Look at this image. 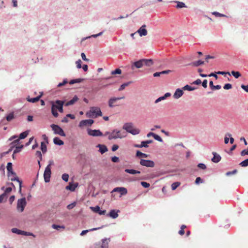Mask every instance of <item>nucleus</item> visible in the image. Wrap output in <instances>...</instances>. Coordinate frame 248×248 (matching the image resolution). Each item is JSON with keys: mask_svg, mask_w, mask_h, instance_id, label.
Instances as JSON below:
<instances>
[{"mask_svg": "<svg viewBox=\"0 0 248 248\" xmlns=\"http://www.w3.org/2000/svg\"><path fill=\"white\" fill-rule=\"evenodd\" d=\"M153 64V62L151 59H141L137 62H134L131 64V69L134 70L137 68H141L143 66H151Z\"/></svg>", "mask_w": 248, "mask_h": 248, "instance_id": "1", "label": "nucleus"}, {"mask_svg": "<svg viewBox=\"0 0 248 248\" xmlns=\"http://www.w3.org/2000/svg\"><path fill=\"white\" fill-rule=\"evenodd\" d=\"M127 134L126 132L114 129L109 134L108 137V139L109 140H111L112 139H122L125 138Z\"/></svg>", "mask_w": 248, "mask_h": 248, "instance_id": "2", "label": "nucleus"}, {"mask_svg": "<svg viewBox=\"0 0 248 248\" xmlns=\"http://www.w3.org/2000/svg\"><path fill=\"white\" fill-rule=\"evenodd\" d=\"M123 128L133 135H137L140 133V130L138 128L134 127L133 124L131 123H125L123 125Z\"/></svg>", "mask_w": 248, "mask_h": 248, "instance_id": "3", "label": "nucleus"}, {"mask_svg": "<svg viewBox=\"0 0 248 248\" xmlns=\"http://www.w3.org/2000/svg\"><path fill=\"white\" fill-rule=\"evenodd\" d=\"M87 115L90 118H96L98 116H101L102 114L100 108L92 107L90 111L87 113Z\"/></svg>", "mask_w": 248, "mask_h": 248, "instance_id": "4", "label": "nucleus"}, {"mask_svg": "<svg viewBox=\"0 0 248 248\" xmlns=\"http://www.w3.org/2000/svg\"><path fill=\"white\" fill-rule=\"evenodd\" d=\"M62 100H56L55 102L52 101L51 104V112L53 116L55 117H58L59 114L57 112V110L59 109V106L62 103Z\"/></svg>", "mask_w": 248, "mask_h": 248, "instance_id": "5", "label": "nucleus"}, {"mask_svg": "<svg viewBox=\"0 0 248 248\" xmlns=\"http://www.w3.org/2000/svg\"><path fill=\"white\" fill-rule=\"evenodd\" d=\"M50 126L55 134H58L61 136H65V134L63 130L58 125L52 124Z\"/></svg>", "mask_w": 248, "mask_h": 248, "instance_id": "6", "label": "nucleus"}, {"mask_svg": "<svg viewBox=\"0 0 248 248\" xmlns=\"http://www.w3.org/2000/svg\"><path fill=\"white\" fill-rule=\"evenodd\" d=\"M27 204L25 198L18 199L17 203V209L20 212H22Z\"/></svg>", "mask_w": 248, "mask_h": 248, "instance_id": "7", "label": "nucleus"}, {"mask_svg": "<svg viewBox=\"0 0 248 248\" xmlns=\"http://www.w3.org/2000/svg\"><path fill=\"white\" fill-rule=\"evenodd\" d=\"M19 144V139L15 140L13 142H12V146L10 149H12V148L14 146L16 147V148L14 151V154L19 153L20 152L21 149L23 148V145H18Z\"/></svg>", "mask_w": 248, "mask_h": 248, "instance_id": "8", "label": "nucleus"}, {"mask_svg": "<svg viewBox=\"0 0 248 248\" xmlns=\"http://www.w3.org/2000/svg\"><path fill=\"white\" fill-rule=\"evenodd\" d=\"M124 98V96H123L120 97H111L108 100V106L110 108L114 107L117 106V105H116V103H117V101L121 100V99H123Z\"/></svg>", "mask_w": 248, "mask_h": 248, "instance_id": "9", "label": "nucleus"}, {"mask_svg": "<svg viewBox=\"0 0 248 248\" xmlns=\"http://www.w3.org/2000/svg\"><path fill=\"white\" fill-rule=\"evenodd\" d=\"M109 239H104L102 240L101 243L96 244L93 248H108Z\"/></svg>", "mask_w": 248, "mask_h": 248, "instance_id": "10", "label": "nucleus"}, {"mask_svg": "<svg viewBox=\"0 0 248 248\" xmlns=\"http://www.w3.org/2000/svg\"><path fill=\"white\" fill-rule=\"evenodd\" d=\"M51 174V167L46 166L44 173V180L46 183L49 182L50 181Z\"/></svg>", "mask_w": 248, "mask_h": 248, "instance_id": "11", "label": "nucleus"}, {"mask_svg": "<svg viewBox=\"0 0 248 248\" xmlns=\"http://www.w3.org/2000/svg\"><path fill=\"white\" fill-rule=\"evenodd\" d=\"M140 164L143 166L153 168L155 166V163L153 161L141 159L140 161Z\"/></svg>", "mask_w": 248, "mask_h": 248, "instance_id": "12", "label": "nucleus"}, {"mask_svg": "<svg viewBox=\"0 0 248 248\" xmlns=\"http://www.w3.org/2000/svg\"><path fill=\"white\" fill-rule=\"evenodd\" d=\"M93 120L92 119L82 120L79 124V126L82 127L87 125L90 126L93 123Z\"/></svg>", "mask_w": 248, "mask_h": 248, "instance_id": "13", "label": "nucleus"}, {"mask_svg": "<svg viewBox=\"0 0 248 248\" xmlns=\"http://www.w3.org/2000/svg\"><path fill=\"white\" fill-rule=\"evenodd\" d=\"M88 134L92 136H103L102 133L99 130H91L89 129L88 131Z\"/></svg>", "mask_w": 248, "mask_h": 248, "instance_id": "14", "label": "nucleus"}, {"mask_svg": "<svg viewBox=\"0 0 248 248\" xmlns=\"http://www.w3.org/2000/svg\"><path fill=\"white\" fill-rule=\"evenodd\" d=\"M112 192H118L121 193V195H126L127 193L126 188L123 187H117L113 189Z\"/></svg>", "mask_w": 248, "mask_h": 248, "instance_id": "15", "label": "nucleus"}, {"mask_svg": "<svg viewBox=\"0 0 248 248\" xmlns=\"http://www.w3.org/2000/svg\"><path fill=\"white\" fill-rule=\"evenodd\" d=\"M90 209L94 212L98 213L100 215H105L106 213V210H101L98 206L91 207Z\"/></svg>", "mask_w": 248, "mask_h": 248, "instance_id": "16", "label": "nucleus"}, {"mask_svg": "<svg viewBox=\"0 0 248 248\" xmlns=\"http://www.w3.org/2000/svg\"><path fill=\"white\" fill-rule=\"evenodd\" d=\"M10 176H11V177H10L9 178L12 181H16L17 182H18L19 183V192L21 193V187H22V181L19 180L18 178L16 176V173H15V175H11V174L10 173Z\"/></svg>", "mask_w": 248, "mask_h": 248, "instance_id": "17", "label": "nucleus"}, {"mask_svg": "<svg viewBox=\"0 0 248 248\" xmlns=\"http://www.w3.org/2000/svg\"><path fill=\"white\" fill-rule=\"evenodd\" d=\"M146 27L145 25H143L137 31V32L140 36H146L147 34V31L145 29Z\"/></svg>", "mask_w": 248, "mask_h": 248, "instance_id": "18", "label": "nucleus"}, {"mask_svg": "<svg viewBox=\"0 0 248 248\" xmlns=\"http://www.w3.org/2000/svg\"><path fill=\"white\" fill-rule=\"evenodd\" d=\"M120 212L119 210H111L107 216H109L112 218H116L118 217V213Z\"/></svg>", "mask_w": 248, "mask_h": 248, "instance_id": "19", "label": "nucleus"}, {"mask_svg": "<svg viewBox=\"0 0 248 248\" xmlns=\"http://www.w3.org/2000/svg\"><path fill=\"white\" fill-rule=\"evenodd\" d=\"M7 170L8 171V177H11L10 173L11 175H15V172L13 171L12 163L11 162H8L7 163Z\"/></svg>", "mask_w": 248, "mask_h": 248, "instance_id": "20", "label": "nucleus"}, {"mask_svg": "<svg viewBox=\"0 0 248 248\" xmlns=\"http://www.w3.org/2000/svg\"><path fill=\"white\" fill-rule=\"evenodd\" d=\"M183 93L184 92L182 90L177 89L173 94V97L175 99H178L183 95Z\"/></svg>", "mask_w": 248, "mask_h": 248, "instance_id": "21", "label": "nucleus"}, {"mask_svg": "<svg viewBox=\"0 0 248 248\" xmlns=\"http://www.w3.org/2000/svg\"><path fill=\"white\" fill-rule=\"evenodd\" d=\"M43 95V93H40V94L37 96L36 97H35V98H30L29 97H28L27 99L28 100V101L30 102H31V103H35L37 101H38L40 98L41 97V96Z\"/></svg>", "mask_w": 248, "mask_h": 248, "instance_id": "22", "label": "nucleus"}, {"mask_svg": "<svg viewBox=\"0 0 248 248\" xmlns=\"http://www.w3.org/2000/svg\"><path fill=\"white\" fill-rule=\"evenodd\" d=\"M213 155H214V157L212 158V161L213 162L217 163L221 160V156L216 153L213 152Z\"/></svg>", "mask_w": 248, "mask_h": 248, "instance_id": "23", "label": "nucleus"}, {"mask_svg": "<svg viewBox=\"0 0 248 248\" xmlns=\"http://www.w3.org/2000/svg\"><path fill=\"white\" fill-rule=\"evenodd\" d=\"M78 96L75 95L71 100H70V101L67 102L65 104V106H68L72 105L75 102L78 101Z\"/></svg>", "mask_w": 248, "mask_h": 248, "instance_id": "24", "label": "nucleus"}, {"mask_svg": "<svg viewBox=\"0 0 248 248\" xmlns=\"http://www.w3.org/2000/svg\"><path fill=\"white\" fill-rule=\"evenodd\" d=\"M99 149V152L102 154H104L108 151V148L106 146L104 145L98 144L96 146Z\"/></svg>", "mask_w": 248, "mask_h": 248, "instance_id": "25", "label": "nucleus"}, {"mask_svg": "<svg viewBox=\"0 0 248 248\" xmlns=\"http://www.w3.org/2000/svg\"><path fill=\"white\" fill-rule=\"evenodd\" d=\"M170 95H171V94H170V93H166L164 94V96H161V97H160L158 98H157V99L155 101V104H156V103H158L159 102H160V101H162V100H163L165 99L167 97L170 96Z\"/></svg>", "mask_w": 248, "mask_h": 248, "instance_id": "26", "label": "nucleus"}, {"mask_svg": "<svg viewBox=\"0 0 248 248\" xmlns=\"http://www.w3.org/2000/svg\"><path fill=\"white\" fill-rule=\"evenodd\" d=\"M204 64V62L201 60H199L196 62H193L189 64L190 65L197 67L200 65Z\"/></svg>", "mask_w": 248, "mask_h": 248, "instance_id": "27", "label": "nucleus"}, {"mask_svg": "<svg viewBox=\"0 0 248 248\" xmlns=\"http://www.w3.org/2000/svg\"><path fill=\"white\" fill-rule=\"evenodd\" d=\"M53 142L54 144L59 145H62L64 144V142L63 141H62L60 139V138L58 137H55L53 139Z\"/></svg>", "mask_w": 248, "mask_h": 248, "instance_id": "28", "label": "nucleus"}, {"mask_svg": "<svg viewBox=\"0 0 248 248\" xmlns=\"http://www.w3.org/2000/svg\"><path fill=\"white\" fill-rule=\"evenodd\" d=\"M124 171L132 174H140V171L133 169H125Z\"/></svg>", "mask_w": 248, "mask_h": 248, "instance_id": "29", "label": "nucleus"}, {"mask_svg": "<svg viewBox=\"0 0 248 248\" xmlns=\"http://www.w3.org/2000/svg\"><path fill=\"white\" fill-rule=\"evenodd\" d=\"M209 85L212 89L213 90H219L221 88V86L217 85H216L213 84V82L212 81H210L209 82Z\"/></svg>", "mask_w": 248, "mask_h": 248, "instance_id": "30", "label": "nucleus"}, {"mask_svg": "<svg viewBox=\"0 0 248 248\" xmlns=\"http://www.w3.org/2000/svg\"><path fill=\"white\" fill-rule=\"evenodd\" d=\"M148 155L143 153L140 151H137L136 152V156L138 157L146 158L148 156Z\"/></svg>", "mask_w": 248, "mask_h": 248, "instance_id": "31", "label": "nucleus"}, {"mask_svg": "<svg viewBox=\"0 0 248 248\" xmlns=\"http://www.w3.org/2000/svg\"><path fill=\"white\" fill-rule=\"evenodd\" d=\"M76 187L77 186H76L75 185L70 183L69 185L66 187V189L73 191L75 190Z\"/></svg>", "mask_w": 248, "mask_h": 248, "instance_id": "32", "label": "nucleus"}, {"mask_svg": "<svg viewBox=\"0 0 248 248\" xmlns=\"http://www.w3.org/2000/svg\"><path fill=\"white\" fill-rule=\"evenodd\" d=\"M29 134V132L28 131H26L24 132L21 133L19 136V138L18 139H24L26 138Z\"/></svg>", "mask_w": 248, "mask_h": 248, "instance_id": "33", "label": "nucleus"}, {"mask_svg": "<svg viewBox=\"0 0 248 248\" xmlns=\"http://www.w3.org/2000/svg\"><path fill=\"white\" fill-rule=\"evenodd\" d=\"M231 74L236 78H239L241 76L240 73L238 71H232L231 72Z\"/></svg>", "mask_w": 248, "mask_h": 248, "instance_id": "34", "label": "nucleus"}, {"mask_svg": "<svg viewBox=\"0 0 248 248\" xmlns=\"http://www.w3.org/2000/svg\"><path fill=\"white\" fill-rule=\"evenodd\" d=\"M15 118L13 112L9 113L6 117L7 121L9 122L14 119Z\"/></svg>", "mask_w": 248, "mask_h": 248, "instance_id": "35", "label": "nucleus"}, {"mask_svg": "<svg viewBox=\"0 0 248 248\" xmlns=\"http://www.w3.org/2000/svg\"><path fill=\"white\" fill-rule=\"evenodd\" d=\"M100 228H93V229H91L89 230H83L80 233V235L83 236L84 235H85V234H86L89 231H95V230H96L97 229H100Z\"/></svg>", "mask_w": 248, "mask_h": 248, "instance_id": "36", "label": "nucleus"}, {"mask_svg": "<svg viewBox=\"0 0 248 248\" xmlns=\"http://www.w3.org/2000/svg\"><path fill=\"white\" fill-rule=\"evenodd\" d=\"M180 183L178 182L172 183L171 185L172 190H174L176 189L180 185Z\"/></svg>", "mask_w": 248, "mask_h": 248, "instance_id": "37", "label": "nucleus"}, {"mask_svg": "<svg viewBox=\"0 0 248 248\" xmlns=\"http://www.w3.org/2000/svg\"><path fill=\"white\" fill-rule=\"evenodd\" d=\"M186 228V226L185 225H182L181 227V229L179 231V234L181 235H183L185 233L184 229Z\"/></svg>", "mask_w": 248, "mask_h": 248, "instance_id": "38", "label": "nucleus"}, {"mask_svg": "<svg viewBox=\"0 0 248 248\" xmlns=\"http://www.w3.org/2000/svg\"><path fill=\"white\" fill-rule=\"evenodd\" d=\"M82 80H83V79H81V78H78V79H73V80H71L69 82V83L70 84H73L76 83L81 82Z\"/></svg>", "mask_w": 248, "mask_h": 248, "instance_id": "39", "label": "nucleus"}, {"mask_svg": "<svg viewBox=\"0 0 248 248\" xmlns=\"http://www.w3.org/2000/svg\"><path fill=\"white\" fill-rule=\"evenodd\" d=\"M239 165L243 167L248 166V158L241 162Z\"/></svg>", "mask_w": 248, "mask_h": 248, "instance_id": "40", "label": "nucleus"}, {"mask_svg": "<svg viewBox=\"0 0 248 248\" xmlns=\"http://www.w3.org/2000/svg\"><path fill=\"white\" fill-rule=\"evenodd\" d=\"M41 150L42 151V152L43 153L46 152V145L45 144V143L44 142H41Z\"/></svg>", "mask_w": 248, "mask_h": 248, "instance_id": "41", "label": "nucleus"}, {"mask_svg": "<svg viewBox=\"0 0 248 248\" xmlns=\"http://www.w3.org/2000/svg\"><path fill=\"white\" fill-rule=\"evenodd\" d=\"M121 73H122V70L119 68H117V69H115V70L111 71V74L112 75H114L115 74H121Z\"/></svg>", "mask_w": 248, "mask_h": 248, "instance_id": "42", "label": "nucleus"}, {"mask_svg": "<svg viewBox=\"0 0 248 248\" xmlns=\"http://www.w3.org/2000/svg\"><path fill=\"white\" fill-rule=\"evenodd\" d=\"M177 5L176 6V8H181L186 7L185 5V4L184 2H179V1H177Z\"/></svg>", "mask_w": 248, "mask_h": 248, "instance_id": "43", "label": "nucleus"}, {"mask_svg": "<svg viewBox=\"0 0 248 248\" xmlns=\"http://www.w3.org/2000/svg\"><path fill=\"white\" fill-rule=\"evenodd\" d=\"M129 83L130 82H127L122 84L119 89V91H120L123 90L126 86L129 84Z\"/></svg>", "mask_w": 248, "mask_h": 248, "instance_id": "44", "label": "nucleus"}, {"mask_svg": "<svg viewBox=\"0 0 248 248\" xmlns=\"http://www.w3.org/2000/svg\"><path fill=\"white\" fill-rule=\"evenodd\" d=\"M183 89L184 90H187V91H193L194 90V88H193L192 87H191L190 86L188 85H186V86H185L184 87H183Z\"/></svg>", "mask_w": 248, "mask_h": 248, "instance_id": "45", "label": "nucleus"}, {"mask_svg": "<svg viewBox=\"0 0 248 248\" xmlns=\"http://www.w3.org/2000/svg\"><path fill=\"white\" fill-rule=\"evenodd\" d=\"M52 228L54 229H56L57 230H59L60 229H64V226H60L56 224H53L52 226Z\"/></svg>", "mask_w": 248, "mask_h": 248, "instance_id": "46", "label": "nucleus"}, {"mask_svg": "<svg viewBox=\"0 0 248 248\" xmlns=\"http://www.w3.org/2000/svg\"><path fill=\"white\" fill-rule=\"evenodd\" d=\"M64 102L63 101H62V103H61L59 107V111L60 112L62 113L63 112V106L64 105Z\"/></svg>", "mask_w": 248, "mask_h": 248, "instance_id": "47", "label": "nucleus"}, {"mask_svg": "<svg viewBox=\"0 0 248 248\" xmlns=\"http://www.w3.org/2000/svg\"><path fill=\"white\" fill-rule=\"evenodd\" d=\"M62 178L63 181L67 182L69 178V175L68 174L64 173L62 175Z\"/></svg>", "mask_w": 248, "mask_h": 248, "instance_id": "48", "label": "nucleus"}, {"mask_svg": "<svg viewBox=\"0 0 248 248\" xmlns=\"http://www.w3.org/2000/svg\"><path fill=\"white\" fill-rule=\"evenodd\" d=\"M21 230H19V229H18L17 228H13L12 229V232L15 233H16V234H21Z\"/></svg>", "mask_w": 248, "mask_h": 248, "instance_id": "49", "label": "nucleus"}, {"mask_svg": "<svg viewBox=\"0 0 248 248\" xmlns=\"http://www.w3.org/2000/svg\"><path fill=\"white\" fill-rule=\"evenodd\" d=\"M76 205V202H74L67 206V208L69 210L73 209Z\"/></svg>", "mask_w": 248, "mask_h": 248, "instance_id": "50", "label": "nucleus"}, {"mask_svg": "<svg viewBox=\"0 0 248 248\" xmlns=\"http://www.w3.org/2000/svg\"><path fill=\"white\" fill-rule=\"evenodd\" d=\"M36 155L40 158V160H38V164L40 165V161L42 160V154L40 151H37L35 154Z\"/></svg>", "mask_w": 248, "mask_h": 248, "instance_id": "51", "label": "nucleus"}, {"mask_svg": "<svg viewBox=\"0 0 248 248\" xmlns=\"http://www.w3.org/2000/svg\"><path fill=\"white\" fill-rule=\"evenodd\" d=\"M241 156H245V155H248V148L247 149L243 150L241 152Z\"/></svg>", "mask_w": 248, "mask_h": 248, "instance_id": "52", "label": "nucleus"}, {"mask_svg": "<svg viewBox=\"0 0 248 248\" xmlns=\"http://www.w3.org/2000/svg\"><path fill=\"white\" fill-rule=\"evenodd\" d=\"M12 190V189L11 187H7L4 190V192L3 193V194H5V195L6 196V195L7 194H9V193H10L11 192Z\"/></svg>", "mask_w": 248, "mask_h": 248, "instance_id": "53", "label": "nucleus"}, {"mask_svg": "<svg viewBox=\"0 0 248 248\" xmlns=\"http://www.w3.org/2000/svg\"><path fill=\"white\" fill-rule=\"evenodd\" d=\"M232 88V84H231L230 83H227V84H225V85L223 87V88L225 90H229V89H231Z\"/></svg>", "mask_w": 248, "mask_h": 248, "instance_id": "54", "label": "nucleus"}, {"mask_svg": "<svg viewBox=\"0 0 248 248\" xmlns=\"http://www.w3.org/2000/svg\"><path fill=\"white\" fill-rule=\"evenodd\" d=\"M154 138L155 140H156L157 141H159L160 142H162L163 141L162 138L159 136H158L155 134Z\"/></svg>", "mask_w": 248, "mask_h": 248, "instance_id": "55", "label": "nucleus"}, {"mask_svg": "<svg viewBox=\"0 0 248 248\" xmlns=\"http://www.w3.org/2000/svg\"><path fill=\"white\" fill-rule=\"evenodd\" d=\"M141 185L142 186L145 188L149 187L150 186L149 183H148L146 182H141Z\"/></svg>", "mask_w": 248, "mask_h": 248, "instance_id": "56", "label": "nucleus"}, {"mask_svg": "<svg viewBox=\"0 0 248 248\" xmlns=\"http://www.w3.org/2000/svg\"><path fill=\"white\" fill-rule=\"evenodd\" d=\"M21 235H26V236H30L32 235V234L31 233H30L29 232H25L23 231H21Z\"/></svg>", "mask_w": 248, "mask_h": 248, "instance_id": "57", "label": "nucleus"}, {"mask_svg": "<svg viewBox=\"0 0 248 248\" xmlns=\"http://www.w3.org/2000/svg\"><path fill=\"white\" fill-rule=\"evenodd\" d=\"M198 167L202 170H205L206 168V165L203 163H199Z\"/></svg>", "mask_w": 248, "mask_h": 248, "instance_id": "58", "label": "nucleus"}, {"mask_svg": "<svg viewBox=\"0 0 248 248\" xmlns=\"http://www.w3.org/2000/svg\"><path fill=\"white\" fill-rule=\"evenodd\" d=\"M237 172V170H234L233 171L227 172L226 173V175L227 176H229V175H232V174H235Z\"/></svg>", "mask_w": 248, "mask_h": 248, "instance_id": "59", "label": "nucleus"}, {"mask_svg": "<svg viewBox=\"0 0 248 248\" xmlns=\"http://www.w3.org/2000/svg\"><path fill=\"white\" fill-rule=\"evenodd\" d=\"M76 64H77V67L78 68H81V63H82V62L80 60H78V61H77L76 62Z\"/></svg>", "mask_w": 248, "mask_h": 248, "instance_id": "60", "label": "nucleus"}, {"mask_svg": "<svg viewBox=\"0 0 248 248\" xmlns=\"http://www.w3.org/2000/svg\"><path fill=\"white\" fill-rule=\"evenodd\" d=\"M212 14H213V15H215L217 16H219V17L225 16V15L220 14L217 12H214Z\"/></svg>", "mask_w": 248, "mask_h": 248, "instance_id": "61", "label": "nucleus"}, {"mask_svg": "<svg viewBox=\"0 0 248 248\" xmlns=\"http://www.w3.org/2000/svg\"><path fill=\"white\" fill-rule=\"evenodd\" d=\"M6 196L5 195V194L3 193L0 195V203H1L3 202V200Z\"/></svg>", "mask_w": 248, "mask_h": 248, "instance_id": "62", "label": "nucleus"}, {"mask_svg": "<svg viewBox=\"0 0 248 248\" xmlns=\"http://www.w3.org/2000/svg\"><path fill=\"white\" fill-rule=\"evenodd\" d=\"M111 160L113 162H118L119 161V157L115 156L111 158Z\"/></svg>", "mask_w": 248, "mask_h": 248, "instance_id": "63", "label": "nucleus"}, {"mask_svg": "<svg viewBox=\"0 0 248 248\" xmlns=\"http://www.w3.org/2000/svg\"><path fill=\"white\" fill-rule=\"evenodd\" d=\"M241 88L244 90L246 92L248 93V85H245L242 84L241 85Z\"/></svg>", "mask_w": 248, "mask_h": 248, "instance_id": "64", "label": "nucleus"}]
</instances>
